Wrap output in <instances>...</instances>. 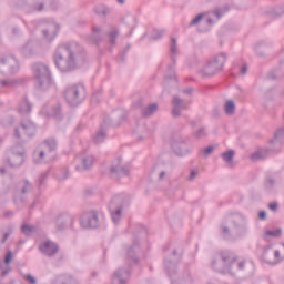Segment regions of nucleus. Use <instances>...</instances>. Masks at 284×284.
<instances>
[{"label":"nucleus","instance_id":"nucleus-1","mask_svg":"<svg viewBox=\"0 0 284 284\" xmlns=\"http://www.w3.org/2000/svg\"><path fill=\"white\" fill-rule=\"evenodd\" d=\"M85 49L78 42L62 43L57 47L53 53L55 68L60 72H73L81 63H85Z\"/></svg>","mask_w":284,"mask_h":284},{"label":"nucleus","instance_id":"nucleus-2","mask_svg":"<svg viewBox=\"0 0 284 284\" xmlns=\"http://www.w3.org/2000/svg\"><path fill=\"white\" fill-rule=\"evenodd\" d=\"M239 261V256L232 251H222L215 254L211 267L215 270V272H220V274H227V272H232V266L234 263Z\"/></svg>","mask_w":284,"mask_h":284},{"label":"nucleus","instance_id":"nucleus-3","mask_svg":"<svg viewBox=\"0 0 284 284\" xmlns=\"http://www.w3.org/2000/svg\"><path fill=\"white\" fill-rule=\"evenodd\" d=\"M227 61V54L219 53L213 59L209 60L206 64L201 69L200 75L203 79L214 77L219 74L225 68V62Z\"/></svg>","mask_w":284,"mask_h":284},{"label":"nucleus","instance_id":"nucleus-4","mask_svg":"<svg viewBox=\"0 0 284 284\" xmlns=\"http://www.w3.org/2000/svg\"><path fill=\"white\" fill-rule=\"evenodd\" d=\"M128 205V196L120 194L111 199L109 203V212L113 223H119L123 219V207Z\"/></svg>","mask_w":284,"mask_h":284},{"label":"nucleus","instance_id":"nucleus-5","mask_svg":"<svg viewBox=\"0 0 284 284\" xmlns=\"http://www.w3.org/2000/svg\"><path fill=\"white\" fill-rule=\"evenodd\" d=\"M64 99L69 105H80L85 101V87L83 84H73L64 91Z\"/></svg>","mask_w":284,"mask_h":284},{"label":"nucleus","instance_id":"nucleus-6","mask_svg":"<svg viewBox=\"0 0 284 284\" xmlns=\"http://www.w3.org/2000/svg\"><path fill=\"white\" fill-rule=\"evenodd\" d=\"M284 136V129H278L274 133V140L271 141L272 145H277V148H270V149H260L255 151L251 155V160L253 161H263L264 159H267L272 152H281V142L278 139H283Z\"/></svg>","mask_w":284,"mask_h":284},{"label":"nucleus","instance_id":"nucleus-7","mask_svg":"<svg viewBox=\"0 0 284 284\" xmlns=\"http://www.w3.org/2000/svg\"><path fill=\"white\" fill-rule=\"evenodd\" d=\"M32 70L38 81V87L41 90H48L52 83V80L50 79V70L48 67L41 62H38L33 64Z\"/></svg>","mask_w":284,"mask_h":284},{"label":"nucleus","instance_id":"nucleus-8","mask_svg":"<svg viewBox=\"0 0 284 284\" xmlns=\"http://www.w3.org/2000/svg\"><path fill=\"white\" fill-rule=\"evenodd\" d=\"M166 272L171 278L172 284H194L192 274L186 271L185 273L176 274V264L165 260Z\"/></svg>","mask_w":284,"mask_h":284},{"label":"nucleus","instance_id":"nucleus-9","mask_svg":"<svg viewBox=\"0 0 284 284\" xmlns=\"http://www.w3.org/2000/svg\"><path fill=\"white\" fill-rule=\"evenodd\" d=\"M37 134V124L30 120H24L20 123L18 128H16L13 136L16 139H21L22 141L26 139H32Z\"/></svg>","mask_w":284,"mask_h":284},{"label":"nucleus","instance_id":"nucleus-10","mask_svg":"<svg viewBox=\"0 0 284 284\" xmlns=\"http://www.w3.org/2000/svg\"><path fill=\"white\" fill-rule=\"evenodd\" d=\"M130 163H123L121 158L114 160L109 169L111 179H121V176H128L130 174Z\"/></svg>","mask_w":284,"mask_h":284},{"label":"nucleus","instance_id":"nucleus-11","mask_svg":"<svg viewBox=\"0 0 284 284\" xmlns=\"http://www.w3.org/2000/svg\"><path fill=\"white\" fill-rule=\"evenodd\" d=\"M80 225L84 230H94L99 227V212L88 211L81 215Z\"/></svg>","mask_w":284,"mask_h":284},{"label":"nucleus","instance_id":"nucleus-12","mask_svg":"<svg viewBox=\"0 0 284 284\" xmlns=\"http://www.w3.org/2000/svg\"><path fill=\"white\" fill-rule=\"evenodd\" d=\"M19 70V62L12 55L0 58V72L1 74H14Z\"/></svg>","mask_w":284,"mask_h":284},{"label":"nucleus","instance_id":"nucleus-13","mask_svg":"<svg viewBox=\"0 0 284 284\" xmlns=\"http://www.w3.org/2000/svg\"><path fill=\"white\" fill-rule=\"evenodd\" d=\"M59 36V24L57 22L44 21L42 22V37L44 41L52 43Z\"/></svg>","mask_w":284,"mask_h":284},{"label":"nucleus","instance_id":"nucleus-14","mask_svg":"<svg viewBox=\"0 0 284 284\" xmlns=\"http://www.w3.org/2000/svg\"><path fill=\"white\" fill-rule=\"evenodd\" d=\"M26 161V150L21 145L12 148V154L8 159V163L11 168H21Z\"/></svg>","mask_w":284,"mask_h":284},{"label":"nucleus","instance_id":"nucleus-15","mask_svg":"<svg viewBox=\"0 0 284 284\" xmlns=\"http://www.w3.org/2000/svg\"><path fill=\"white\" fill-rule=\"evenodd\" d=\"M171 146L178 156H185V154L190 153V144H187V140H185L183 136L174 138Z\"/></svg>","mask_w":284,"mask_h":284},{"label":"nucleus","instance_id":"nucleus-16","mask_svg":"<svg viewBox=\"0 0 284 284\" xmlns=\"http://www.w3.org/2000/svg\"><path fill=\"white\" fill-rule=\"evenodd\" d=\"M29 192H32V183H30V181L28 180H22L19 183V187L14 193L13 202L16 204L24 203L26 197H23V194H29Z\"/></svg>","mask_w":284,"mask_h":284},{"label":"nucleus","instance_id":"nucleus-17","mask_svg":"<svg viewBox=\"0 0 284 284\" xmlns=\"http://www.w3.org/2000/svg\"><path fill=\"white\" fill-rule=\"evenodd\" d=\"M40 149L47 155V161H54V159H57V140L47 139L40 145Z\"/></svg>","mask_w":284,"mask_h":284},{"label":"nucleus","instance_id":"nucleus-18","mask_svg":"<svg viewBox=\"0 0 284 284\" xmlns=\"http://www.w3.org/2000/svg\"><path fill=\"white\" fill-rule=\"evenodd\" d=\"M39 250L44 256L52 258V256L59 254V244L52 242V240H47L39 245Z\"/></svg>","mask_w":284,"mask_h":284},{"label":"nucleus","instance_id":"nucleus-19","mask_svg":"<svg viewBox=\"0 0 284 284\" xmlns=\"http://www.w3.org/2000/svg\"><path fill=\"white\" fill-rule=\"evenodd\" d=\"M263 260L268 265H278L283 261V257L281 256V251L267 247L263 253Z\"/></svg>","mask_w":284,"mask_h":284},{"label":"nucleus","instance_id":"nucleus-20","mask_svg":"<svg viewBox=\"0 0 284 284\" xmlns=\"http://www.w3.org/2000/svg\"><path fill=\"white\" fill-rule=\"evenodd\" d=\"M172 105V116L174 119H179V116H181V112L183 110H187V104L185 103V100L181 99L179 95L173 97Z\"/></svg>","mask_w":284,"mask_h":284},{"label":"nucleus","instance_id":"nucleus-21","mask_svg":"<svg viewBox=\"0 0 284 284\" xmlns=\"http://www.w3.org/2000/svg\"><path fill=\"white\" fill-rule=\"evenodd\" d=\"M88 41L91 45H101L103 41V28L98 26L92 27V32L88 37Z\"/></svg>","mask_w":284,"mask_h":284},{"label":"nucleus","instance_id":"nucleus-22","mask_svg":"<svg viewBox=\"0 0 284 284\" xmlns=\"http://www.w3.org/2000/svg\"><path fill=\"white\" fill-rule=\"evenodd\" d=\"M130 278V268H119L112 276V284H128Z\"/></svg>","mask_w":284,"mask_h":284},{"label":"nucleus","instance_id":"nucleus-23","mask_svg":"<svg viewBox=\"0 0 284 284\" xmlns=\"http://www.w3.org/2000/svg\"><path fill=\"white\" fill-rule=\"evenodd\" d=\"M40 114L52 116L53 119H61V105L57 104L52 106L47 104L41 109Z\"/></svg>","mask_w":284,"mask_h":284},{"label":"nucleus","instance_id":"nucleus-24","mask_svg":"<svg viewBox=\"0 0 284 284\" xmlns=\"http://www.w3.org/2000/svg\"><path fill=\"white\" fill-rule=\"evenodd\" d=\"M72 223H74V216L68 213L61 214L57 220L59 230H65V227H68V225H72Z\"/></svg>","mask_w":284,"mask_h":284},{"label":"nucleus","instance_id":"nucleus-25","mask_svg":"<svg viewBox=\"0 0 284 284\" xmlns=\"http://www.w3.org/2000/svg\"><path fill=\"white\" fill-rule=\"evenodd\" d=\"M10 263H12V251H9L4 257V264L0 265L2 276H8L12 268L10 267Z\"/></svg>","mask_w":284,"mask_h":284},{"label":"nucleus","instance_id":"nucleus-26","mask_svg":"<svg viewBox=\"0 0 284 284\" xmlns=\"http://www.w3.org/2000/svg\"><path fill=\"white\" fill-rule=\"evenodd\" d=\"M33 162L34 163H48V155L45 154V151L41 150V146H39L34 152H33Z\"/></svg>","mask_w":284,"mask_h":284},{"label":"nucleus","instance_id":"nucleus-27","mask_svg":"<svg viewBox=\"0 0 284 284\" xmlns=\"http://www.w3.org/2000/svg\"><path fill=\"white\" fill-rule=\"evenodd\" d=\"M22 54L23 57H34V54H37V47H34V42L28 41L22 47Z\"/></svg>","mask_w":284,"mask_h":284},{"label":"nucleus","instance_id":"nucleus-28","mask_svg":"<svg viewBox=\"0 0 284 284\" xmlns=\"http://www.w3.org/2000/svg\"><path fill=\"white\" fill-rule=\"evenodd\" d=\"M52 284H79V282L70 275H60L52 282Z\"/></svg>","mask_w":284,"mask_h":284},{"label":"nucleus","instance_id":"nucleus-29","mask_svg":"<svg viewBox=\"0 0 284 284\" xmlns=\"http://www.w3.org/2000/svg\"><path fill=\"white\" fill-rule=\"evenodd\" d=\"M20 114H30L32 112V102L28 98L22 99L19 105Z\"/></svg>","mask_w":284,"mask_h":284},{"label":"nucleus","instance_id":"nucleus-30","mask_svg":"<svg viewBox=\"0 0 284 284\" xmlns=\"http://www.w3.org/2000/svg\"><path fill=\"white\" fill-rule=\"evenodd\" d=\"M94 155H87L82 158V166H77V170H90L94 165Z\"/></svg>","mask_w":284,"mask_h":284},{"label":"nucleus","instance_id":"nucleus-31","mask_svg":"<svg viewBox=\"0 0 284 284\" xmlns=\"http://www.w3.org/2000/svg\"><path fill=\"white\" fill-rule=\"evenodd\" d=\"M156 110H159V104H156V103H152L145 108H142V110H141L142 116L148 119V118L152 116V114H154L156 112Z\"/></svg>","mask_w":284,"mask_h":284},{"label":"nucleus","instance_id":"nucleus-32","mask_svg":"<svg viewBox=\"0 0 284 284\" xmlns=\"http://www.w3.org/2000/svg\"><path fill=\"white\" fill-rule=\"evenodd\" d=\"M94 12L95 14H98V17H108V14L112 12V10L105 4H98L94 8Z\"/></svg>","mask_w":284,"mask_h":284},{"label":"nucleus","instance_id":"nucleus-33","mask_svg":"<svg viewBox=\"0 0 284 284\" xmlns=\"http://www.w3.org/2000/svg\"><path fill=\"white\" fill-rule=\"evenodd\" d=\"M21 81L17 79H7V80H1L0 79V88H17Z\"/></svg>","mask_w":284,"mask_h":284},{"label":"nucleus","instance_id":"nucleus-34","mask_svg":"<svg viewBox=\"0 0 284 284\" xmlns=\"http://www.w3.org/2000/svg\"><path fill=\"white\" fill-rule=\"evenodd\" d=\"M105 139H108V133L103 129H100L98 132H95L93 136V141L97 144L103 143Z\"/></svg>","mask_w":284,"mask_h":284},{"label":"nucleus","instance_id":"nucleus-35","mask_svg":"<svg viewBox=\"0 0 284 284\" xmlns=\"http://www.w3.org/2000/svg\"><path fill=\"white\" fill-rule=\"evenodd\" d=\"M224 110H225V114H227L229 116H232V114L236 112V104L234 103V101L229 100L224 104Z\"/></svg>","mask_w":284,"mask_h":284},{"label":"nucleus","instance_id":"nucleus-36","mask_svg":"<svg viewBox=\"0 0 284 284\" xmlns=\"http://www.w3.org/2000/svg\"><path fill=\"white\" fill-rule=\"evenodd\" d=\"M136 250H139V246L136 244H133L129 250H128V257L130 261L133 263H139V257L136 256Z\"/></svg>","mask_w":284,"mask_h":284},{"label":"nucleus","instance_id":"nucleus-37","mask_svg":"<svg viewBox=\"0 0 284 284\" xmlns=\"http://www.w3.org/2000/svg\"><path fill=\"white\" fill-rule=\"evenodd\" d=\"M205 136H207V129L205 126H201L193 133L195 141H201V139H205Z\"/></svg>","mask_w":284,"mask_h":284},{"label":"nucleus","instance_id":"nucleus-38","mask_svg":"<svg viewBox=\"0 0 284 284\" xmlns=\"http://www.w3.org/2000/svg\"><path fill=\"white\" fill-rule=\"evenodd\" d=\"M109 43L110 45L114 47L116 45V39H119V30L113 29L108 33Z\"/></svg>","mask_w":284,"mask_h":284},{"label":"nucleus","instance_id":"nucleus-39","mask_svg":"<svg viewBox=\"0 0 284 284\" xmlns=\"http://www.w3.org/2000/svg\"><path fill=\"white\" fill-rule=\"evenodd\" d=\"M236 153L234 152V150H229L224 153H222V159L223 161H225V163H232V161H234V155Z\"/></svg>","mask_w":284,"mask_h":284},{"label":"nucleus","instance_id":"nucleus-40","mask_svg":"<svg viewBox=\"0 0 284 284\" xmlns=\"http://www.w3.org/2000/svg\"><path fill=\"white\" fill-rule=\"evenodd\" d=\"M230 12V6H224L222 8H219L214 11L215 17H217V19H221V17H223L225 13Z\"/></svg>","mask_w":284,"mask_h":284},{"label":"nucleus","instance_id":"nucleus-41","mask_svg":"<svg viewBox=\"0 0 284 284\" xmlns=\"http://www.w3.org/2000/svg\"><path fill=\"white\" fill-rule=\"evenodd\" d=\"M0 123L3 128H10V125L14 123V118L12 116L2 118Z\"/></svg>","mask_w":284,"mask_h":284},{"label":"nucleus","instance_id":"nucleus-42","mask_svg":"<svg viewBox=\"0 0 284 284\" xmlns=\"http://www.w3.org/2000/svg\"><path fill=\"white\" fill-rule=\"evenodd\" d=\"M21 230L26 234V236H30V234H32V232H34V226H30L28 224H23L21 226Z\"/></svg>","mask_w":284,"mask_h":284},{"label":"nucleus","instance_id":"nucleus-43","mask_svg":"<svg viewBox=\"0 0 284 284\" xmlns=\"http://www.w3.org/2000/svg\"><path fill=\"white\" fill-rule=\"evenodd\" d=\"M165 79H176V72H174V67L170 65L165 73Z\"/></svg>","mask_w":284,"mask_h":284},{"label":"nucleus","instance_id":"nucleus-44","mask_svg":"<svg viewBox=\"0 0 284 284\" xmlns=\"http://www.w3.org/2000/svg\"><path fill=\"white\" fill-rule=\"evenodd\" d=\"M57 176L59 181H65V179L70 176V171H68V169H63Z\"/></svg>","mask_w":284,"mask_h":284},{"label":"nucleus","instance_id":"nucleus-45","mask_svg":"<svg viewBox=\"0 0 284 284\" xmlns=\"http://www.w3.org/2000/svg\"><path fill=\"white\" fill-rule=\"evenodd\" d=\"M163 34H165L164 30H154L153 34L151 36V39L156 41V39H161V37H163Z\"/></svg>","mask_w":284,"mask_h":284},{"label":"nucleus","instance_id":"nucleus-46","mask_svg":"<svg viewBox=\"0 0 284 284\" xmlns=\"http://www.w3.org/2000/svg\"><path fill=\"white\" fill-rule=\"evenodd\" d=\"M170 50L172 54H176L178 52V44H176V38H172L171 39V45H170Z\"/></svg>","mask_w":284,"mask_h":284},{"label":"nucleus","instance_id":"nucleus-47","mask_svg":"<svg viewBox=\"0 0 284 284\" xmlns=\"http://www.w3.org/2000/svg\"><path fill=\"white\" fill-rule=\"evenodd\" d=\"M212 152H214V146L213 145H210L205 149H202L200 151L201 154H203L204 156H210V154H212Z\"/></svg>","mask_w":284,"mask_h":284},{"label":"nucleus","instance_id":"nucleus-48","mask_svg":"<svg viewBox=\"0 0 284 284\" xmlns=\"http://www.w3.org/2000/svg\"><path fill=\"white\" fill-rule=\"evenodd\" d=\"M276 184V181H274V179L272 178H267L265 181V187L266 190H272L273 185Z\"/></svg>","mask_w":284,"mask_h":284},{"label":"nucleus","instance_id":"nucleus-49","mask_svg":"<svg viewBox=\"0 0 284 284\" xmlns=\"http://www.w3.org/2000/svg\"><path fill=\"white\" fill-rule=\"evenodd\" d=\"M48 176H50L49 172H44L40 175L39 187H42V185L45 183V179H48Z\"/></svg>","mask_w":284,"mask_h":284},{"label":"nucleus","instance_id":"nucleus-50","mask_svg":"<svg viewBox=\"0 0 284 284\" xmlns=\"http://www.w3.org/2000/svg\"><path fill=\"white\" fill-rule=\"evenodd\" d=\"M24 281L29 284H37V277L32 276V274L24 275Z\"/></svg>","mask_w":284,"mask_h":284},{"label":"nucleus","instance_id":"nucleus-51","mask_svg":"<svg viewBox=\"0 0 284 284\" xmlns=\"http://www.w3.org/2000/svg\"><path fill=\"white\" fill-rule=\"evenodd\" d=\"M91 101H92V103H99V101H101V92L98 91V92L93 93Z\"/></svg>","mask_w":284,"mask_h":284},{"label":"nucleus","instance_id":"nucleus-52","mask_svg":"<svg viewBox=\"0 0 284 284\" xmlns=\"http://www.w3.org/2000/svg\"><path fill=\"white\" fill-rule=\"evenodd\" d=\"M203 19V13L197 14L191 22L190 26H196Z\"/></svg>","mask_w":284,"mask_h":284},{"label":"nucleus","instance_id":"nucleus-53","mask_svg":"<svg viewBox=\"0 0 284 284\" xmlns=\"http://www.w3.org/2000/svg\"><path fill=\"white\" fill-rule=\"evenodd\" d=\"M281 229H277L275 231H267L266 234L267 236H281Z\"/></svg>","mask_w":284,"mask_h":284},{"label":"nucleus","instance_id":"nucleus-54","mask_svg":"<svg viewBox=\"0 0 284 284\" xmlns=\"http://www.w3.org/2000/svg\"><path fill=\"white\" fill-rule=\"evenodd\" d=\"M275 17H281L284 14V6L277 7L274 11Z\"/></svg>","mask_w":284,"mask_h":284},{"label":"nucleus","instance_id":"nucleus-55","mask_svg":"<svg viewBox=\"0 0 284 284\" xmlns=\"http://www.w3.org/2000/svg\"><path fill=\"white\" fill-rule=\"evenodd\" d=\"M199 176V171L192 170L189 176V181H194Z\"/></svg>","mask_w":284,"mask_h":284},{"label":"nucleus","instance_id":"nucleus-56","mask_svg":"<svg viewBox=\"0 0 284 284\" xmlns=\"http://www.w3.org/2000/svg\"><path fill=\"white\" fill-rule=\"evenodd\" d=\"M12 234V230H9L7 233H4L1 243L2 245L6 244V241H8V239H10V235Z\"/></svg>","mask_w":284,"mask_h":284},{"label":"nucleus","instance_id":"nucleus-57","mask_svg":"<svg viewBox=\"0 0 284 284\" xmlns=\"http://www.w3.org/2000/svg\"><path fill=\"white\" fill-rule=\"evenodd\" d=\"M258 219H260V221H267V212L260 211L258 212Z\"/></svg>","mask_w":284,"mask_h":284},{"label":"nucleus","instance_id":"nucleus-58","mask_svg":"<svg viewBox=\"0 0 284 284\" xmlns=\"http://www.w3.org/2000/svg\"><path fill=\"white\" fill-rule=\"evenodd\" d=\"M270 210H272V212H276L278 210V203L273 202L268 204Z\"/></svg>","mask_w":284,"mask_h":284},{"label":"nucleus","instance_id":"nucleus-59","mask_svg":"<svg viewBox=\"0 0 284 284\" xmlns=\"http://www.w3.org/2000/svg\"><path fill=\"white\" fill-rule=\"evenodd\" d=\"M240 74H242L243 77L247 74V64H243V67L240 70Z\"/></svg>","mask_w":284,"mask_h":284},{"label":"nucleus","instance_id":"nucleus-60","mask_svg":"<svg viewBox=\"0 0 284 284\" xmlns=\"http://www.w3.org/2000/svg\"><path fill=\"white\" fill-rule=\"evenodd\" d=\"M50 8H51L52 10H57V8H59V3H58L57 1H54V0H52V1L50 2Z\"/></svg>","mask_w":284,"mask_h":284},{"label":"nucleus","instance_id":"nucleus-61","mask_svg":"<svg viewBox=\"0 0 284 284\" xmlns=\"http://www.w3.org/2000/svg\"><path fill=\"white\" fill-rule=\"evenodd\" d=\"M12 34H13V37H19L21 34V30H19V28H13Z\"/></svg>","mask_w":284,"mask_h":284},{"label":"nucleus","instance_id":"nucleus-62","mask_svg":"<svg viewBox=\"0 0 284 284\" xmlns=\"http://www.w3.org/2000/svg\"><path fill=\"white\" fill-rule=\"evenodd\" d=\"M37 12H43V10H45V4L44 3H40L39 7L36 8Z\"/></svg>","mask_w":284,"mask_h":284},{"label":"nucleus","instance_id":"nucleus-63","mask_svg":"<svg viewBox=\"0 0 284 284\" xmlns=\"http://www.w3.org/2000/svg\"><path fill=\"white\" fill-rule=\"evenodd\" d=\"M237 270H245V262H239Z\"/></svg>","mask_w":284,"mask_h":284},{"label":"nucleus","instance_id":"nucleus-64","mask_svg":"<svg viewBox=\"0 0 284 284\" xmlns=\"http://www.w3.org/2000/svg\"><path fill=\"white\" fill-rule=\"evenodd\" d=\"M222 232H223L224 234H230V227L223 226V227H222Z\"/></svg>","mask_w":284,"mask_h":284}]
</instances>
